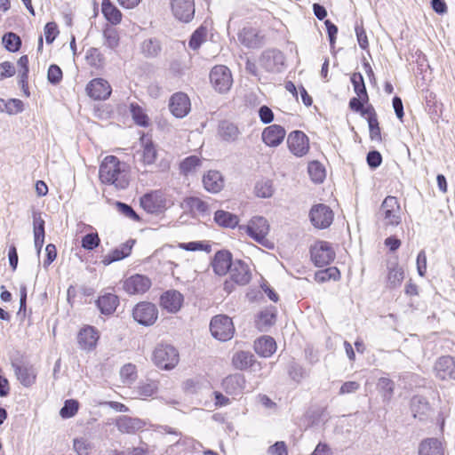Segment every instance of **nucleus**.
<instances>
[{"mask_svg": "<svg viewBox=\"0 0 455 455\" xmlns=\"http://www.w3.org/2000/svg\"><path fill=\"white\" fill-rule=\"evenodd\" d=\"M152 360L158 368L169 371L178 364L180 356L173 346L159 344L153 351Z\"/></svg>", "mask_w": 455, "mask_h": 455, "instance_id": "1", "label": "nucleus"}, {"mask_svg": "<svg viewBox=\"0 0 455 455\" xmlns=\"http://www.w3.org/2000/svg\"><path fill=\"white\" fill-rule=\"evenodd\" d=\"M212 335L220 340L227 341L233 338L235 327L230 317L225 315H219L212 317L210 323Z\"/></svg>", "mask_w": 455, "mask_h": 455, "instance_id": "2", "label": "nucleus"}, {"mask_svg": "<svg viewBox=\"0 0 455 455\" xmlns=\"http://www.w3.org/2000/svg\"><path fill=\"white\" fill-rule=\"evenodd\" d=\"M241 231L245 232L255 242L266 245V235L269 230L267 220L260 216L253 217L247 225L239 226Z\"/></svg>", "mask_w": 455, "mask_h": 455, "instance_id": "3", "label": "nucleus"}, {"mask_svg": "<svg viewBox=\"0 0 455 455\" xmlns=\"http://www.w3.org/2000/svg\"><path fill=\"white\" fill-rule=\"evenodd\" d=\"M210 81L213 88L220 93L228 92L233 84L230 70L223 65L212 68L210 73Z\"/></svg>", "mask_w": 455, "mask_h": 455, "instance_id": "4", "label": "nucleus"}, {"mask_svg": "<svg viewBox=\"0 0 455 455\" xmlns=\"http://www.w3.org/2000/svg\"><path fill=\"white\" fill-rule=\"evenodd\" d=\"M400 212L401 208L397 198L388 196L381 204L379 214L383 218L385 225L397 226L401 222Z\"/></svg>", "mask_w": 455, "mask_h": 455, "instance_id": "5", "label": "nucleus"}, {"mask_svg": "<svg viewBox=\"0 0 455 455\" xmlns=\"http://www.w3.org/2000/svg\"><path fill=\"white\" fill-rule=\"evenodd\" d=\"M334 213L326 204H317L312 206L309 212V219L316 228H327L333 221Z\"/></svg>", "mask_w": 455, "mask_h": 455, "instance_id": "6", "label": "nucleus"}, {"mask_svg": "<svg viewBox=\"0 0 455 455\" xmlns=\"http://www.w3.org/2000/svg\"><path fill=\"white\" fill-rule=\"evenodd\" d=\"M132 316L140 324L149 326L156 323L158 316V310L153 303L143 301L134 307Z\"/></svg>", "mask_w": 455, "mask_h": 455, "instance_id": "7", "label": "nucleus"}, {"mask_svg": "<svg viewBox=\"0 0 455 455\" xmlns=\"http://www.w3.org/2000/svg\"><path fill=\"white\" fill-rule=\"evenodd\" d=\"M311 259L316 267L329 265L335 259V251L331 243L325 241L317 242L310 250Z\"/></svg>", "mask_w": 455, "mask_h": 455, "instance_id": "8", "label": "nucleus"}, {"mask_svg": "<svg viewBox=\"0 0 455 455\" xmlns=\"http://www.w3.org/2000/svg\"><path fill=\"white\" fill-rule=\"evenodd\" d=\"M141 207L148 213L157 214L167 208V201L160 190H156L144 195L140 198Z\"/></svg>", "mask_w": 455, "mask_h": 455, "instance_id": "9", "label": "nucleus"}, {"mask_svg": "<svg viewBox=\"0 0 455 455\" xmlns=\"http://www.w3.org/2000/svg\"><path fill=\"white\" fill-rule=\"evenodd\" d=\"M290 151L296 156L306 155L309 149L307 136L301 131L291 132L287 138Z\"/></svg>", "mask_w": 455, "mask_h": 455, "instance_id": "10", "label": "nucleus"}, {"mask_svg": "<svg viewBox=\"0 0 455 455\" xmlns=\"http://www.w3.org/2000/svg\"><path fill=\"white\" fill-rule=\"evenodd\" d=\"M173 15L182 22H189L195 15L194 0H171Z\"/></svg>", "mask_w": 455, "mask_h": 455, "instance_id": "11", "label": "nucleus"}, {"mask_svg": "<svg viewBox=\"0 0 455 455\" xmlns=\"http://www.w3.org/2000/svg\"><path fill=\"white\" fill-rule=\"evenodd\" d=\"M151 286L150 279L143 275H133L124 281L123 288L129 294H141Z\"/></svg>", "mask_w": 455, "mask_h": 455, "instance_id": "12", "label": "nucleus"}, {"mask_svg": "<svg viewBox=\"0 0 455 455\" xmlns=\"http://www.w3.org/2000/svg\"><path fill=\"white\" fill-rule=\"evenodd\" d=\"M89 97L96 100H107L112 92L108 82L103 78L92 79L86 86Z\"/></svg>", "mask_w": 455, "mask_h": 455, "instance_id": "13", "label": "nucleus"}, {"mask_svg": "<svg viewBox=\"0 0 455 455\" xmlns=\"http://www.w3.org/2000/svg\"><path fill=\"white\" fill-rule=\"evenodd\" d=\"M190 106L189 98L183 92H176L170 99V111L177 118L186 116L190 111Z\"/></svg>", "mask_w": 455, "mask_h": 455, "instance_id": "14", "label": "nucleus"}, {"mask_svg": "<svg viewBox=\"0 0 455 455\" xmlns=\"http://www.w3.org/2000/svg\"><path fill=\"white\" fill-rule=\"evenodd\" d=\"M435 371L440 379H455V360L451 356H442L435 364Z\"/></svg>", "mask_w": 455, "mask_h": 455, "instance_id": "15", "label": "nucleus"}, {"mask_svg": "<svg viewBox=\"0 0 455 455\" xmlns=\"http://www.w3.org/2000/svg\"><path fill=\"white\" fill-rule=\"evenodd\" d=\"M284 128L278 124H271L262 132V140L268 147L279 146L285 138Z\"/></svg>", "mask_w": 455, "mask_h": 455, "instance_id": "16", "label": "nucleus"}, {"mask_svg": "<svg viewBox=\"0 0 455 455\" xmlns=\"http://www.w3.org/2000/svg\"><path fill=\"white\" fill-rule=\"evenodd\" d=\"M231 281L239 285L247 284L251 278L249 266L243 260H235L229 271Z\"/></svg>", "mask_w": 455, "mask_h": 455, "instance_id": "17", "label": "nucleus"}, {"mask_svg": "<svg viewBox=\"0 0 455 455\" xmlns=\"http://www.w3.org/2000/svg\"><path fill=\"white\" fill-rule=\"evenodd\" d=\"M232 254L228 251H219L212 261L213 271L218 275H224L230 271L232 266Z\"/></svg>", "mask_w": 455, "mask_h": 455, "instance_id": "18", "label": "nucleus"}, {"mask_svg": "<svg viewBox=\"0 0 455 455\" xmlns=\"http://www.w3.org/2000/svg\"><path fill=\"white\" fill-rule=\"evenodd\" d=\"M283 55L281 52L271 50L264 52L260 58V65L268 72H277L283 65Z\"/></svg>", "mask_w": 455, "mask_h": 455, "instance_id": "19", "label": "nucleus"}, {"mask_svg": "<svg viewBox=\"0 0 455 455\" xmlns=\"http://www.w3.org/2000/svg\"><path fill=\"white\" fill-rule=\"evenodd\" d=\"M222 386L229 395H241L246 386L245 377L241 373L231 374L223 379Z\"/></svg>", "mask_w": 455, "mask_h": 455, "instance_id": "20", "label": "nucleus"}, {"mask_svg": "<svg viewBox=\"0 0 455 455\" xmlns=\"http://www.w3.org/2000/svg\"><path fill=\"white\" fill-rule=\"evenodd\" d=\"M134 243L135 240L130 239L126 241L125 243L114 249L108 254L105 255L101 262L105 266H108L115 261L125 259L131 254Z\"/></svg>", "mask_w": 455, "mask_h": 455, "instance_id": "21", "label": "nucleus"}, {"mask_svg": "<svg viewBox=\"0 0 455 455\" xmlns=\"http://www.w3.org/2000/svg\"><path fill=\"white\" fill-rule=\"evenodd\" d=\"M161 306L171 313L178 312L183 302V295L175 290L165 291L160 298Z\"/></svg>", "mask_w": 455, "mask_h": 455, "instance_id": "22", "label": "nucleus"}, {"mask_svg": "<svg viewBox=\"0 0 455 455\" xmlns=\"http://www.w3.org/2000/svg\"><path fill=\"white\" fill-rule=\"evenodd\" d=\"M116 426L122 433L133 434L145 427V422L139 418L120 416L116 419Z\"/></svg>", "mask_w": 455, "mask_h": 455, "instance_id": "23", "label": "nucleus"}, {"mask_svg": "<svg viewBox=\"0 0 455 455\" xmlns=\"http://www.w3.org/2000/svg\"><path fill=\"white\" fill-rule=\"evenodd\" d=\"M239 42L247 48H259L262 38L256 28H243L238 34Z\"/></svg>", "mask_w": 455, "mask_h": 455, "instance_id": "24", "label": "nucleus"}, {"mask_svg": "<svg viewBox=\"0 0 455 455\" xmlns=\"http://www.w3.org/2000/svg\"><path fill=\"white\" fill-rule=\"evenodd\" d=\"M96 305L100 313L106 315H112L119 305V298L113 293L101 295L96 300Z\"/></svg>", "mask_w": 455, "mask_h": 455, "instance_id": "25", "label": "nucleus"}, {"mask_svg": "<svg viewBox=\"0 0 455 455\" xmlns=\"http://www.w3.org/2000/svg\"><path fill=\"white\" fill-rule=\"evenodd\" d=\"M411 411L415 419L425 420L430 411L429 403L422 395H414L411 399Z\"/></svg>", "mask_w": 455, "mask_h": 455, "instance_id": "26", "label": "nucleus"}, {"mask_svg": "<svg viewBox=\"0 0 455 455\" xmlns=\"http://www.w3.org/2000/svg\"><path fill=\"white\" fill-rule=\"evenodd\" d=\"M12 365L18 379L24 387H30L35 383L36 374L32 366L25 363H15Z\"/></svg>", "mask_w": 455, "mask_h": 455, "instance_id": "27", "label": "nucleus"}, {"mask_svg": "<svg viewBox=\"0 0 455 455\" xmlns=\"http://www.w3.org/2000/svg\"><path fill=\"white\" fill-rule=\"evenodd\" d=\"M255 352L262 357L271 356L276 350V343L270 336H262L254 342Z\"/></svg>", "mask_w": 455, "mask_h": 455, "instance_id": "28", "label": "nucleus"}, {"mask_svg": "<svg viewBox=\"0 0 455 455\" xmlns=\"http://www.w3.org/2000/svg\"><path fill=\"white\" fill-rule=\"evenodd\" d=\"M419 455H444V449L437 438H427L419 445Z\"/></svg>", "mask_w": 455, "mask_h": 455, "instance_id": "29", "label": "nucleus"}, {"mask_svg": "<svg viewBox=\"0 0 455 455\" xmlns=\"http://www.w3.org/2000/svg\"><path fill=\"white\" fill-rule=\"evenodd\" d=\"M218 134L224 141L234 142L237 140L240 131L235 124L223 120L219 124Z\"/></svg>", "mask_w": 455, "mask_h": 455, "instance_id": "30", "label": "nucleus"}, {"mask_svg": "<svg viewBox=\"0 0 455 455\" xmlns=\"http://www.w3.org/2000/svg\"><path fill=\"white\" fill-rule=\"evenodd\" d=\"M204 188L211 193H218L224 188V179L220 172H206L203 176Z\"/></svg>", "mask_w": 455, "mask_h": 455, "instance_id": "31", "label": "nucleus"}, {"mask_svg": "<svg viewBox=\"0 0 455 455\" xmlns=\"http://www.w3.org/2000/svg\"><path fill=\"white\" fill-rule=\"evenodd\" d=\"M98 338L96 330L88 326L79 331L77 341L82 348L92 349L95 347Z\"/></svg>", "mask_w": 455, "mask_h": 455, "instance_id": "32", "label": "nucleus"}, {"mask_svg": "<svg viewBox=\"0 0 455 455\" xmlns=\"http://www.w3.org/2000/svg\"><path fill=\"white\" fill-rule=\"evenodd\" d=\"M254 355L248 351H238L233 355L232 364L237 370H246L255 363Z\"/></svg>", "mask_w": 455, "mask_h": 455, "instance_id": "33", "label": "nucleus"}, {"mask_svg": "<svg viewBox=\"0 0 455 455\" xmlns=\"http://www.w3.org/2000/svg\"><path fill=\"white\" fill-rule=\"evenodd\" d=\"M214 221L220 227L235 228L238 226L239 219L235 214L224 210H218L214 213Z\"/></svg>", "mask_w": 455, "mask_h": 455, "instance_id": "34", "label": "nucleus"}, {"mask_svg": "<svg viewBox=\"0 0 455 455\" xmlns=\"http://www.w3.org/2000/svg\"><path fill=\"white\" fill-rule=\"evenodd\" d=\"M404 278V272L402 267L395 263L388 267V274L387 276V287L390 289L396 288L401 285Z\"/></svg>", "mask_w": 455, "mask_h": 455, "instance_id": "35", "label": "nucleus"}, {"mask_svg": "<svg viewBox=\"0 0 455 455\" xmlns=\"http://www.w3.org/2000/svg\"><path fill=\"white\" fill-rule=\"evenodd\" d=\"M101 11L105 18L112 24H118L122 20L121 12L110 2V0H103Z\"/></svg>", "mask_w": 455, "mask_h": 455, "instance_id": "36", "label": "nucleus"}, {"mask_svg": "<svg viewBox=\"0 0 455 455\" xmlns=\"http://www.w3.org/2000/svg\"><path fill=\"white\" fill-rule=\"evenodd\" d=\"M255 195L260 198H269L275 192L273 181L271 180L262 179L255 184Z\"/></svg>", "mask_w": 455, "mask_h": 455, "instance_id": "37", "label": "nucleus"}, {"mask_svg": "<svg viewBox=\"0 0 455 455\" xmlns=\"http://www.w3.org/2000/svg\"><path fill=\"white\" fill-rule=\"evenodd\" d=\"M377 388L384 401L389 402L394 395L395 382L386 377L379 379Z\"/></svg>", "mask_w": 455, "mask_h": 455, "instance_id": "38", "label": "nucleus"}, {"mask_svg": "<svg viewBox=\"0 0 455 455\" xmlns=\"http://www.w3.org/2000/svg\"><path fill=\"white\" fill-rule=\"evenodd\" d=\"M350 80L356 95L363 99L364 101H369V96L366 91L363 75L361 73L355 72L351 76Z\"/></svg>", "mask_w": 455, "mask_h": 455, "instance_id": "39", "label": "nucleus"}, {"mask_svg": "<svg viewBox=\"0 0 455 455\" xmlns=\"http://www.w3.org/2000/svg\"><path fill=\"white\" fill-rule=\"evenodd\" d=\"M158 389V381L147 379L140 381L136 387V394L140 396H152Z\"/></svg>", "mask_w": 455, "mask_h": 455, "instance_id": "40", "label": "nucleus"}, {"mask_svg": "<svg viewBox=\"0 0 455 455\" xmlns=\"http://www.w3.org/2000/svg\"><path fill=\"white\" fill-rule=\"evenodd\" d=\"M141 52L148 58H155L161 52L160 42L156 38L145 40L141 44Z\"/></svg>", "mask_w": 455, "mask_h": 455, "instance_id": "41", "label": "nucleus"}, {"mask_svg": "<svg viewBox=\"0 0 455 455\" xmlns=\"http://www.w3.org/2000/svg\"><path fill=\"white\" fill-rule=\"evenodd\" d=\"M2 42L5 49L11 52H18L21 46L20 37L13 32L4 34Z\"/></svg>", "mask_w": 455, "mask_h": 455, "instance_id": "42", "label": "nucleus"}, {"mask_svg": "<svg viewBox=\"0 0 455 455\" xmlns=\"http://www.w3.org/2000/svg\"><path fill=\"white\" fill-rule=\"evenodd\" d=\"M274 323L275 315L268 310L261 311L256 320V326L261 331H267Z\"/></svg>", "mask_w": 455, "mask_h": 455, "instance_id": "43", "label": "nucleus"}, {"mask_svg": "<svg viewBox=\"0 0 455 455\" xmlns=\"http://www.w3.org/2000/svg\"><path fill=\"white\" fill-rule=\"evenodd\" d=\"M131 113L134 122L140 125L146 127L148 125V117L145 114L143 108L137 104H131Z\"/></svg>", "mask_w": 455, "mask_h": 455, "instance_id": "44", "label": "nucleus"}, {"mask_svg": "<svg viewBox=\"0 0 455 455\" xmlns=\"http://www.w3.org/2000/svg\"><path fill=\"white\" fill-rule=\"evenodd\" d=\"M120 377L124 384H132L137 378L136 366L132 363L124 364L120 370Z\"/></svg>", "mask_w": 455, "mask_h": 455, "instance_id": "45", "label": "nucleus"}, {"mask_svg": "<svg viewBox=\"0 0 455 455\" xmlns=\"http://www.w3.org/2000/svg\"><path fill=\"white\" fill-rule=\"evenodd\" d=\"M186 203L191 211H196L203 215L208 213L209 206L208 204L202 199L195 196H191L186 199Z\"/></svg>", "mask_w": 455, "mask_h": 455, "instance_id": "46", "label": "nucleus"}, {"mask_svg": "<svg viewBox=\"0 0 455 455\" xmlns=\"http://www.w3.org/2000/svg\"><path fill=\"white\" fill-rule=\"evenodd\" d=\"M205 36L206 29L204 27H199L190 36L188 42L189 47L193 50L199 49L203 42L205 40Z\"/></svg>", "mask_w": 455, "mask_h": 455, "instance_id": "47", "label": "nucleus"}, {"mask_svg": "<svg viewBox=\"0 0 455 455\" xmlns=\"http://www.w3.org/2000/svg\"><path fill=\"white\" fill-rule=\"evenodd\" d=\"M79 408V403L76 400L69 399L64 403L63 407L60 411V415L63 419H69L76 415Z\"/></svg>", "mask_w": 455, "mask_h": 455, "instance_id": "48", "label": "nucleus"}, {"mask_svg": "<svg viewBox=\"0 0 455 455\" xmlns=\"http://www.w3.org/2000/svg\"><path fill=\"white\" fill-rule=\"evenodd\" d=\"M288 374L294 381L300 382L307 376V371L300 364L291 362L288 366Z\"/></svg>", "mask_w": 455, "mask_h": 455, "instance_id": "49", "label": "nucleus"}, {"mask_svg": "<svg viewBox=\"0 0 455 455\" xmlns=\"http://www.w3.org/2000/svg\"><path fill=\"white\" fill-rule=\"evenodd\" d=\"M100 243L98 233H90L85 235L81 241V245L84 250L92 251Z\"/></svg>", "mask_w": 455, "mask_h": 455, "instance_id": "50", "label": "nucleus"}, {"mask_svg": "<svg viewBox=\"0 0 455 455\" xmlns=\"http://www.w3.org/2000/svg\"><path fill=\"white\" fill-rule=\"evenodd\" d=\"M121 163L115 156H108L100 164V171H122Z\"/></svg>", "mask_w": 455, "mask_h": 455, "instance_id": "51", "label": "nucleus"}, {"mask_svg": "<svg viewBox=\"0 0 455 455\" xmlns=\"http://www.w3.org/2000/svg\"><path fill=\"white\" fill-rule=\"evenodd\" d=\"M202 166L201 159L196 156H190L185 158L180 164V171H193Z\"/></svg>", "mask_w": 455, "mask_h": 455, "instance_id": "52", "label": "nucleus"}, {"mask_svg": "<svg viewBox=\"0 0 455 455\" xmlns=\"http://www.w3.org/2000/svg\"><path fill=\"white\" fill-rule=\"evenodd\" d=\"M86 60L91 66L99 67L102 63L103 57L99 49L92 47L86 52Z\"/></svg>", "mask_w": 455, "mask_h": 455, "instance_id": "53", "label": "nucleus"}, {"mask_svg": "<svg viewBox=\"0 0 455 455\" xmlns=\"http://www.w3.org/2000/svg\"><path fill=\"white\" fill-rule=\"evenodd\" d=\"M47 78L50 84H58L62 80V70L58 65H51L48 68Z\"/></svg>", "mask_w": 455, "mask_h": 455, "instance_id": "54", "label": "nucleus"}, {"mask_svg": "<svg viewBox=\"0 0 455 455\" xmlns=\"http://www.w3.org/2000/svg\"><path fill=\"white\" fill-rule=\"evenodd\" d=\"M156 151L152 143H146L141 154V159L145 164H151L156 159Z\"/></svg>", "mask_w": 455, "mask_h": 455, "instance_id": "55", "label": "nucleus"}, {"mask_svg": "<svg viewBox=\"0 0 455 455\" xmlns=\"http://www.w3.org/2000/svg\"><path fill=\"white\" fill-rule=\"evenodd\" d=\"M116 205L118 212L125 217H128L135 221L140 220L139 215L135 212L131 205L122 202H116Z\"/></svg>", "mask_w": 455, "mask_h": 455, "instance_id": "56", "label": "nucleus"}, {"mask_svg": "<svg viewBox=\"0 0 455 455\" xmlns=\"http://www.w3.org/2000/svg\"><path fill=\"white\" fill-rule=\"evenodd\" d=\"M5 104L4 112L9 115H15L23 111V102L20 100L11 99L5 100Z\"/></svg>", "mask_w": 455, "mask_h": 455, "instance_id": "57", "label": "nucleus"}, {"mask_svg": "<svg viewBox=\"0 0 455 455\" xmlns=\"http://www.w3.org/2000/svg\"><path fill=\"white\" fill-rule=\"evenodd\" d=\"M59 34L58 26L55 22H48L44 26V36L47 44H52Z\"/></svg>", "mask_w": 455, "mask_h": 455, "instance_id": "58", "label": "nucleus"}, {"mask_svg": "<svg viewBox=\"0 0 455 455\" xmlns=\"http://www.w3.org/2000/svg\"><path fill=\"white\" fill-rule=\"evenodd\" d=\"M370 137L371 140L379 141L381 140L380 128L379 125L378 118H371L368 120Z\"/></svg>", "mask_w": 455, "mask_h": 455, "instance_id": "59", "label": "nucleus"}, {"mask_svg": "<svg viewBox=\"0 0 455 455\" xmlns=\"http://www.w3.org/2000/svg\"><path fill=\"white\" fill-rule=\"evenodd\" d=\"M104 36L106 39L105 44L110 48L115 49L119 44V36L117 32L114 29L106 30L104 32Z\"/></svg>", "mask_w": 455, "mask_h": 455, "instance_id": "60", "label": "nucleus"}, {"mask_svg": "<svg viewBox=\"0 0 455 455\" xmlns=\"http://www.w3.org/2000/svg\"><path fill=\"white\" fill-rule=\"evenodd\" d=\"M366 161L370 168L375 169L382 163V156L377 150H371L367 154Z\"/></svg>", "mask_w": 455, "mask_h": 455, "instance_id": "61", "label": "nucleus"}, {"mask_svg": "<svg viewBox=\"0 0 455 455\" xmlns=\"http://www.w3.org/2000/svg\"><path fill=\"white\" fill-rule=\"evenodd\" d=\"M267 453L269 455H288L285 443L282 441L276 442L268 447Z\"/></svg>", "mask_w": 455, "mask_h": 455, "instance_id": "62", "label": "nucleus"}, {"mask_svg": "<svg viewBox=\"0 0 455 455\" xmlns=\"http://www.w3.org/2000/svg\"><path fill=\"white\" fill-rule=\"evenodd\" d=\"M15 74V68L12 63L4 61L0 63V80L12 77Z\"/></svg>", "mask_w": 455, "mask_h": 455, "instance_id": "63", "label": "nucleus"}, {"mask_svg": "<svg viewBox=\"0 0 455 455\" xmlns=\"http://www.w3.org/2000/svg\"><path fill=\"white\" fill-rule=\"evenodd\" d=\"M74 449L78 455H88L91 445L84 439H76L74 441Z\"/></svg>", "mask_w": 455, "mask_h": 455, "instance_id": "64", "label": "nucleus"}]
</instances>
